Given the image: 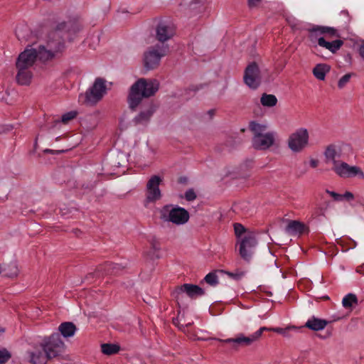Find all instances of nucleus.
I'll return each mask as SVG.
<instances>
[{"mask_svg": "<svg viewBox=\"0 0 364 364\" xmlns=\"http://www.w3.org/2000/svg\"><path fill=\"white\" fill-rule=\"evenodd\" d=\"M215 113V110L214 109H210L208 111V114L210 115V117H212Z\"/></svg>", "mask_w": 364, "mask_h": 364, "instance_id": "obj_46", "label": "nucleus"}, {"mask_svg": "<svg viewBox=\"0 0 364 364\" xmlns=\"http://www.w3.org/2000/svg\"><path fill=\"white\" fill-rule=\"evenodd\" d=\"M358 303V299L355 294H348L342 300V304L345 308H350Z\"/></svg>", "mask_w": 364, "mask_h": 364, "instance_id": "obj_29", "label": "nucleus"}, {"mask_svg": "<svg viewBox=\"0 0 364 364\" xmlns=\"http://www.w3.org/2000/svg\"><path fill=\"white\" fill-rule=\"evenodd\" d=\"M185 198L188 201H193L196 198V194L193 189H189L185 193Z\"/></svg>", "mask_w": 364, "mask_h": 364, "instance_id": "obj_38", "label": "nucleus"}, {"mask_svg": "<svg viewBox=\"0 0 364 364\" xmlns=\"http://www.w3.org/2000/svg\"><path fill=\"white\" fill-rule=\"evenodd\" d=\"M354 198V196L351 192L346 191L344 194H342V201L347 200L350 201Z\"/></svg>", "mask_w": 364, "mask_h": 364, "instance_id": "obj_42", "label": "nucleus"}, {"mask_svg": "<svg viewBox=\"0 0 364 364\" xmlns=\"http://www.w3.org/2000/svg\"><path fill=\"white\" fill-rule=\"evenodd\" d=\"M205 282L210 286L215 287L218 284V277L215 272H211L208 273L204 278Z\"/></svg>", "mask_w": 364, "mask_h": 364, "instance_id": "obj_30", "label": "nucleus"}, {"mask_svg": "<svg viewBox=\"0 0 364 364\" xmlns=\"http://www.w3.org/2000/svg\"><path fill=\"white\" fill-rule=\"evenodd\" d=\"M102 352L105 355H113L119 350V347L117 345L112 343H104L101 346Z\"/></svg>", "mask_w": 364, "mask_h": 364, "instance_id": "obj_28", "label": "nucleus"}, {"mask_svg": "<svg viewBox=\"0 0 364 364\" xmlns=\"http://www.w3.org/2000/svg\"><path fill=\"white\" fill-rule=\"evenodd\" d=\"M63 48L64 39L58 29L49 34L46 45H40L37 48H26L19 54L16 61V82L21 85H29L33 75L36 60L46 62L52 60L62 52Z\"/></svg>", "mask_w": 364, "mask_h": 364, "instance_id": "obj_1", "label": "nucleus"}, {"mask_svg": "<svg viewBox=\"0 0 364 364\" xmlns=\"http://www.w3.org/2000/svg\"><path fill=\"white\" fill-rule=\"evenodd\" d=\"M330 71V66L327 64L320 63L317 64L313 69V74L316 78L320 80L325 79L326 75Z\"/></svg>", "mask_w": 364, "mask_h": 364, "instance_id": "obj_24", "label": "nucleus"}, {"mask_svg": "<svg viewBox=\"0 0 364 364\" xmlns=\"http://www.w3.org/2000/svg\"><path fill=\"white\" fill-rule=\"evenodd\" d=\"M257 242L255 236L252 233H248L240 242L239 252L240 257L245 261L249 262L254 253V248Z\"/></svg>", "mask_w": 364, "mask_h": 364, "instance_id": "obj_12", "label": "nucleus"}, {"mask_svg": "<svg viewBox=\"0 0 364 364\" xmlns=\"http://www.w3.org/2000/svg\"><path fill=\"white\" fill-rule=\"evenodd\" d=\"M318 165V161L317 159H311L310 160V166L312 167V168H316L317 167Z\"/></svg>", "mask_w": 364, "mask_h": 364, "instance_id": "obj_44", "label": "nucleus"}, {"mask_svg": "<svg viewBox=\"0 0 364 364\" xmlns=\"http://www.w3.org/2000/svg\"><path fill=\"white\" fill-rule=\"evenodd\" d=\"M162 181V178L157 175L151 176L148 180L145 189V198L143 202L145 208H149L151 204H154L161 199L162 193L159 186Z\"/></svg>", "mask_w": 364, "mask_h": 364, "instance_id": "obj_8", "label": "nucleus"}, {"mask_svg": "<svg viewBox=\"0 0 364 364\" xmlns=\"http://www.w3.org/2000/svg\"><path fill=\"white\" fill-rule=\"evenodd\" d=\"M124 267L121 264L106 262L104 264H100L95 272L89 273L86 279L90 280V278H100L104 275L117 274Z\"/></svg>", "mask_w": 364, "mask_h": 364, "instance_id": "obj_14", "label": "nucleus"}, {"mask_svg": "<svg viewBox=\"0 0 364 364\" xmlns=\"http://www.w3.org/2000/svg\"><path fill=\"white\" fill-rule=\"evenodd\" d=\"M186 294L191 298H196L205 294L204 290L200 287L194 284H184L178 287L173 292V296L178 303Z\"/></svg>", "mask_w": 364, "mask_h": 364, "instance_id": "obj_13", "label": "nucleus"}, {"mask_svg": "<svg viewBox=\"0 0 364 364\" xmlns=\"http://www.w3.org/2000/svg\"><path fill=\"white\" fill-rule=\"evenodd\" d=\"M332 170L340 177L342 178H352L358 176L364 179V172L358 166H350L346 162L338 161L335 162L333 166Z\"/></svg>", "mask_w": 364, "mask_h": 364, "instance_id": "obj_9", "label": "nucleus"}, {"mask_svg": "<svg viewBox=\"0 0 364 364\" xmlns=\"http://www.w3.org/2000/svg\"><path fill=\"white\" fill-rule=\"evenodd\" d=\"M318 44L321 47L328 49L330 46V42L326 41L323 37H319L318 38Z\"/></svg>", "mask_w": 364, "mask_h": 364, "instance_id": "obj_40", "label": "nucleus"}, {"mask_svg": "<svg viewBox=\"0 0 364 364\" xmlns=\"http://www.w3.org/2000/svg\"><path fill=\"white\" fill-rule=\"evenodd\" d=\"M244 82L251 89L256 90L260 85L261 76L258 65L253 62L249 64L245 70Z\"/></svg>", "mask_w": 364, "mask_h": 364, "instance_id": "obj_11", "label": "nucleus"}, {"mask_svg": "<svg viewBox=\"0 0 364 364\" xmlns=\"http://www.w3.org/2000/svg\"><path fill=\"white\" fill-rule=\"evenodd\" d=\"M309 38L311 41H313L314 38H317V33L320 34H328L331 37L333 36H338L337 31L332 27L328 26H314L312 28L309 29Z\"/></svg>", "mask_w": 364, "mask_h": 364, "instance_id": "obj_20", "label": "nucleus"}, {"mask_svg": "<svg viewBox=\"0 0 364 364\" xmlns=\"http://www.w3.org/2000/svg\"><path fill=\"white\" fill-rule=\"evenodd\" d=\"M77 115V112H67L65 114H64L62 117H61V122L63 123V124H67L68 123L70 120L73 119L74 118H75Z\"/></svg>", "mask_w": 364, "mask_h": 364, "instance_id": "obj_34", "label": "nucleus"}, {"mask_svg": "<svg viewBox=\"0 0 364 364\" xmlns=\"http://www.w3.org/2000/svg\"><path fill=\"white\" fill-rule=\"evenodd\" d=\"M249 129L252 132L253 136H259L267 132V127L266 124H259L255 121L250 122Z\"/></svg>", "mask_w": 364, "mask_h": 364, "instance_id": "obj_25", "label": "nucleus"}, {"mask_svg": "<svg viewBox=\"0 0 364 364\" xmlns=\"http://www.w3.org/2000/svg\"><path fill=\"white\" fill-rule=\"evenodd\" d=\"M327 324L328 321L326 320L313 316L306 322L305 327L312 331H318L325 328Z\"/></svg>", "mask_w": 364, "mask_h": 364, "instance_id": "obj_21", "label": "nucleus"}, {"mask_svg": "<svg viewBox=\"0 0 364 364\" xmlns=\"http://www.w3.org/2000/svg\"><path fill=\"white\" fill-rule=\"evenodd\" d=\"M11 358L10 353L6 349H0V364L6 363Z\"/></svg>", "mask_w": 364, "mask_h": 364, "instance_id": "obj_33", "label": "nucleus"}, {"mask_svg": "<svg viewBox=\"0 0 364 364\" xmlns=\"http://www.w3.org/2000/svg\"><path fill=\"white\" fill-rule=\"evenodd\" d=\"M159 83L156 80H138L130 89L128 97L129 107L135 109L144 97L154 95L159 90Z\"/></svg>", "mask_w": 364, "mask_h": 364, "instance_id": "obj_3", "label": "nucleus"}, {"mask_svg": "<svg viewBox=\"0 0 364 364\" xmlns=\"http://www.w3.org/2000/svg\"><path fill=\"white\" fill-rule=\"evenodd\" d=\"M106 91V81L101 77H97L85 93L79 95L78 100L81 104L93 105L102 100Z\"/></svg>", "mask_w": 364, "mask_h": 364, "instance_id": "obj_6", "label": "nucleus"}, {"mask_svg": "<svg viewBox=\"0 0 364 364\" xmlns=\"http://www.w3.org/2000/svg\"><path fill=\"white\" fill-rule=\"evenodd\" d=\"M325 209L322 207H316L311 211V218H316L320 215H324Z\"/></svg>", "mask_w": 364, "mask_h": 364, "instance_id": "obj_37", "label": "nucleus"}, {"mask_svg": "<svg viewBox=\"0 0 364 364\" xmlns=\"http://www.w3.org/2000/svg\"><path fill=\"white\" fill-rule=\"evenodd\" d=\"M63 346L59 333H53L28 353L30 362L33 364H46L48 360L57 357L61 353Z\"/></svg>", "mask_w": 364, "mask_h": 364, "instance_id": "obj_2", "label": "nucleus"}, {"mask_svg": "<svg viewBox=\"0 0 364 364\" xmlns=\"http://www.w3.org/2000/svg\"><path fill=\"white\" fill-rule=\"evenodd\" d=\"M326 192L331 196L336 201H342V194L337 193L334 191L326 190Z\"/></svg>", "mask_w": 364, "mask_h": 364, "instance_id": "obj_39", "label": "nucleus"}, {"mask_svg": "<svg viewBox=\"0 0 364 364\" xmlns=\"http://www.w3.org/2000/svg\"><path fill=\"white\" fill-rule=\"evenodd\" d=\"M260 2L261 0H248V6L250 8L257 7Z\"/></svg>", "mask_w": 364, "mask_h": 364, "instance_id": "obj_43", "label": "nucleus"}, {"mask_svg": "<svg viewBox=\"0 0 364 364\" xmlns=\"http://www.w3.org/2000/svg\"><path fill=\"white\" fill-rule=\"evenodd\" d=\"M82 28L81 23L77 20L69 21L68 22H62L57 26V29L61 32L66 31L68 33L70 40L73 39V36L76 35Z\"/></svg>", "mask_w": 364, "mask_h": 364, "instance_id": "obj_17", "label": "nucleus"}, {"mask_svg": "<svg viewBox=\"0 0 364 364\" xmlns=\"http://www.w3.org/2000/svg\"><path fill=\"white\" fill-rule=\"evenodd\" d=\"M155 112V108L153 105H151L150 107L144 111H141L138 116L135 117V122L136 123H146L147 122L154 112Z\"/></svg>", "mask_w": 364, "mask_h": 364, "instance_id": "obj_26", "label": "nucleus"}, {"mask_svg": "<svg viewBox=\"0 0 364 364\" xmlns=\"http://www.w3.org/2000/svg\"><path fill=\"white\" fill-rule=\"evenodd\" d=\"M260 102L264 107H272L277 103V98L272 94L264 93L260 98Z\"/></svg>", "mask_w": 364, "mask_h": 364, "instance_id": "obj_27", "label": "nucleus"}, {"mask_svg": "<svg viewBox=\"0 0 364 364\" xmlns=\"http://www.w3.org/2000/svg\"><path fill=\"white\" fill-rule=\"evenodd\" d=\"M169 52V47L166 44H156L149 47L144 53V67L148 70L156 68L162 57Z\"/></svg>", "mask_w": 364, "mask_h": 364, "instance_id": "obj_7", "label": "nucleus"}, {"mask_svg": "<svg viewBox=\"0 0 364 364\" xmlns=\"http://www.w3.org/2000/svg\"><path fill=\"white\" fill-rule=\"evenodd\" d=\"M234 230L236 236L238 237L242 236L246 231L245 227L240 223H235L234 225Z\"/></svg>", "mask_w": 364, "mask_h": 364, "instance_id": "obj_36", "label": "nucleus"}, {"mask_svg": "<svg viewBox=\"0 0 364 364\" xmlns=\"http://www.w3.org/2000/svg\"><path fill=\"white\" fill-rule=\"evenodd\" d=\"M275 141V134L273 132H268L266 134L253 136L252 146L258 150H266L272 146Z\"/></svg>", "mask_w": 364, "mask_h": 364, "instance_id": "obj_16", "label": "nucleus"}, {"mask_svg": "<svg viewBox=\"0 0 364 364\" xmlns=\"http://www.w3.org/2000/svg\"><path fill=\"white\" fill-rule=\"evenodd\" d=\"M159 218L165 223L183 225L189 220L190 214L187 210L178 205L166 204L159 210Z\"/></svg>", "mask_w": 364, "mask_h": 364, "instance_id": "obj_4", "label": "nucleus"}, {"mask_svg": "<svg viewBox=\"0 0 364 364\" xmlns=\"http://www.w3.org/2000/svg\"><path fill=\"white\" fill-rule=\"evenodd\" d=\"M19 268L16 261L0 264V274L4 277L14 279L18 277Z\"/></svg>", "mask_w": 364, "mask_h": 364, "instance_id": "obj_18", "label": "nucleus"}, {"mask_svg": "<svg viewBox=\"0 0 364 364\" xmlns=\"http://www.w3.org/2000/svg\"><path fill=\"white\" fill-rule=\"evenodd\" d=\"M350 73L344 75L338 81V86L339 88H343L350 80L351 77Z\"/></svg>", "mask_w": 364, "mask_h": 364, "instance_id": "obj_35", "label": "nucleus"}, {"mask_svg": "<svg viewBox=\"0 0 364 364\" xmlns=\"http://www.w3.org/2000/svg\"><path fill=\"white\" fill-rule=\"evenodd\" d=\"M285 231L290 235H301L309 231V228L297 220H290L285 228Z\"/></svg>", "mask_w": 364, "mask_h": 364, "instance_id": "obj_19", "label": "nucleus"}, {"mask_svg": "<svg viewBox=\"0 0 364 364\" xmlns=\"http://www.w3.org/2000/svg\"><path fill=\"white\" fill-rule=\"evenodd\" d=\"M360 55L364 59V43L360 47Z\"/></svg>", "mask_w": 364, "mask_h": 364, "instance_id": "obj_45", "label": "nucleus"}, {"mask_svg": "<svg viewBox=\"0 0 364 364\" xmlns=\"http://www.w3.org/2000/svg\"><path fill=\"white\" fill-rule=\"evenodd\" d=\"M324 156L326 157V161L327 163L330 161L332 162L333 166L335 165V162L339 161L336 159L340 156V153L338 151L334 144H330L326 148Z\"/></svg>", "mask_w": 364, "mask_h": 364, "instance_id": "obj_22", "label": "nucleus"}, {"mask_svg": "<svg viewBox=\"0 0 364 364\" xmlns=\"http://www.w3.org/2000/svg\"><path fill=\"white\" fill-rule=\"evenodd\" d=\"M176 33L173 24L168 21H161L156 27V38L161 44L171 39Z\"/></svg>", "mask_w": 364, "mask_h": 364, "instance_id": "obj_15", "label": "nucleus"}, {"mask_svg": "<svg viewBox=\"0 0 364 364\" xmlns=\"http://www.w3.org/2000/svg\"><path fill=\"white\" fill-rule=\"evenodd\" d=\"M226 274L232 279L239 281L242 278H243V277L245 274V272L240 270H236L235 272H227Z\"/></svg>", "mask_w": 364, "mask_h": 364, "instance_id": "obj_32", "label": "nucleus"}, {"mask_svg": "<svg viewBox=\"0 0 364 364\" xmlns=\"http://www.w3.org/2000/svg\"><path fill=\"white\" fill-rule=\"evenodd\" d=\"M289 328H282L279 327L267 328L264 326L261 327L250 336H245L244 335L240 334L235 338H228L224 340L218 339V341L221 343H231L232 346L236 348L239 346H250L254 341L258 340L261 337L264 331H273L286 336Z\"/></svg>", "mask_w": 364, "mask_h": 364, "instance_id": "obj_5", "label": "nucleus"}, {"mask_svg": "<svg viewBox=\"0 0 364 364\" xmlns=\"http://www.w3.org/2000/svg\"><path fill=\"white\" fill-rule=\"evenodd\" d=\"M318 44L321 47L328 49L330 46V42L326 41L323 37H319L318 38Z\"/></svg>", "mask_w": 364, "mask_h": 364, "instance_id": "obj_41", "label": "nucleus"}, {"mask_svg": "<svg viewBox=\"0 0 364 364\" xmlns=\"http://www.w3.org/2000/svg\"><path fill=\"white\" fill-rule=\"evenodd\" d=\"M309 133L307 129L301 128L289 136L288 145L294 152L301 151L308 144Z\"/></svg>", "mask_w": 364, "mask_h": 364, "instance_id": "obj_10", "label": "nucleus"}, {"mask_svg": "<svg viewBox=\"0 0 364 364\" xmlns=\"http://www.w3.org/2000/svg\"><path fill=\"white\" fill-rule=\"evenodd\" d=\"M76 329L75 325L72 322H63L58 327L59 331L65 338L74 336Z\"/></svg>", "mask_w": 364, "mask_h": 364, "instance_id": "obj_23", "label": "nucleus"}, {"mask_svg": "<svg viewBox=\"0 0 364 364\" xmlns=\"http://www.w3.org/2000/svg\"><path fill=\"white\" fill-rule=\"evenodd\" d=\"M46 151L48 153H53V151L50 149H47Z\"/></svg>", "mask_w": 364, "mask_h": 364, "instance_id": "obj_47", "label": "nucleus"}, {"mask_svg": "<svg viewBox=\"0 0 364 364\" xmlns=\"http://www.w3.org/2000/svg\"><path fill=\"white\" fill-rule=\"evenodd\" d=\"M343 42L341 40H336L330 42V46H328V50L331 53H335L338 50L341 48L343 46Z\"/></svg>", "mask_w": 364, "mask_h": 364, "instance_id": "obj_31", "label": "nucleus"}]
</instances>
